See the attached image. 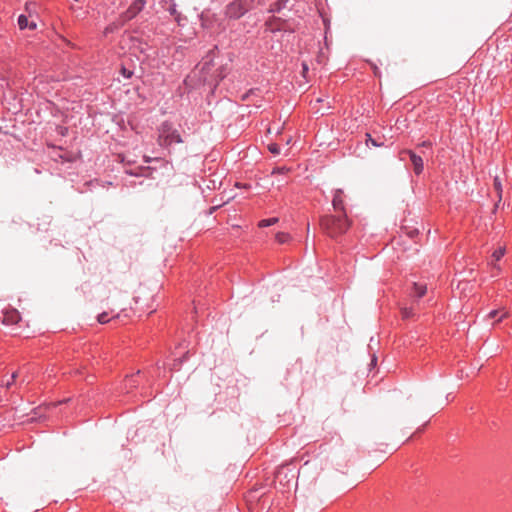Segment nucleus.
I'll return each mask as SVG.
<instances>
[{"instance_id":"nucleus-26","label":"nucleus","mask_w":512,"mask_h":512,"mask_svg":"<svg viewBox=\"0 0 512 512\" xmlns=\"http://www.w3.org/2000/svg\"><path fill=\"white\" fill-rule=\"evenodd\" d=\"M172 2H174V0H162V3L167 6L170 5Z\"/></svg>"},{"instance_id":"nucleus-31","label":"nucleus","mask_w":512,"mask_h":512,"mask_svg":"<svg viewBox=\"0 0 512 512\" xmlns=\"http://www.w3.org/2000/svg\"><path fill=\"white\" fill-rule=\"evenodd\" d=\"M151 161V158L150 157H145V162L146 163H149Z\"/></svg>"},{"instance_id":"nucleus-16","label":"nucleus","mask_w":512,"mask_h":512,"mask_svg":"<svg viewBox=\"0 0 512 512\" xmlns=\"http://www.w3.org/2000/svg\"><path fill=\"white\" fill-rule=\"evenodd\" d=\"M268 149L272 154H275V155L279 154V152H280L279 146L275 143L269 144Z\"/></svg>"},{"instance_id":"nucleus-19","label":"nucleus","mask_w":512,"mask_h":512,"mask_svg":"<svg viewBox=\"0 0 512 512\" xmlns=\"http://www.w3.org/2000/svg\"><path fill=\"white\" fill-rule=\"evenodd\" d=\"M288 170L285 167L277 168L272 171V174H282L287 172Z\"/></svg>"},{"instance_id":"nucleus-4","label":"nucleus","mask_w":512,"mask_h":512,"mask_svg":"<svg viewBox=\"0 0 512 512\" xmlns=\"http://www.w3.org/2000/svg\"><path fill=\"white\" fill-rule=\"evenodd\" d=\"M145 0H135L127 11L122 15L124 21L133 19L145 6Z\"/></svg>"},{"instance_id":"nucleus-7","label":"nucleus","mask_w":512,"mask_h":512,"mask_svg":"<svg viewBox=\"0 0 512 512\" xmlns=\"http://www.w3.org/2000/svg\"><path fill=\"white\" fill-rule=\"evenodd\" d=\"M18 25L20 29L29 28L30 30H35L37 28V24L35 21H28V18L25 15H20L18 18Z\"/></svg>"},{"instance_id":"nucleus-1","label":"nucleus","mask_w":512,"mask_h":512,"mask_svg":"<svg viewBox=\"0 0 512 512\" xmlns=\"http://www.w3.org/2000/svg\"><path fill=\"white\" fill-rule=\"evenodd\" d=\"M350 225L351 222L345 213L339 216L327 215L320 220L322 230L331 238H336L344 234L349 229Z\"/></svg>"},{"instance_id":"nucleus-30","label":"nucleus","mask_w":512,"mask_h":512,"mask_svg":"<svg viewBox=\"0 0 512 512\" xmlns=\"http://www.w3.org/2000/svg\"><path fill=\"white\" fill-rule=\"evenodd\" d=\"M421 146H430V143H429V142H423V143L421 144Z\"/></svg>"},{"instance_id":"nucleus-5","label":"nucleus","mask_w":512,"mask_h":512,"mask_svg":"<svg viewBox=\"0 0 512 512\" xmlns=\"http://www.w3.org/2000/svg\"><path fill=\"white\" fill-rule=\"evenodd\" d=\"M402 153H406V154L409 155L410 160H411L412 165H413L414 172L417 175L422 173V171H423V160H422V157L417 155L416 153H414L411 150H406V151H403Z\"/></svg>"},{"instance_id":"nucleus-13","label":"nucleus","mask_w":512,"mask_h":512,"mask_svg":"<svg viewBox=\"0 0 512 512\" xmlns=\"http://www.w3.org/2000/svg\"><path fill=\"white\" fill-rule=\"evenodd\" d=\"M494 189L497 191L499 199H501L502 194V184L499 177L494 178Z\"/></svg>"},{"instance_id":"nucleus-2","label":"nucleus","mask_w":512,"mask_h":512,"mask_svg":"<svg viewBox=\"0 0 512 512\" xmlns=\"http://www.w3.org/2000/svg\"><path fill=\"white\" fill-rule=\"evenodd\" d=\"M158 142L161 146L168 147L173 143H181L182 138L171 124L163 123L159 129Z\"/></svg>"},{"instance_id":"nucleus-20","label":"nucleus","mask_w":512,"mask_h":512,"mask_svg":"<svg viewBox=\"0 0 512 512\" xmlns=\"http://www.w3.org/2000/svg\"><path fill=\"white\" fill-rule=\"evenodd\" d=\"M509 317V312L506 310H503L502 314L500 315V318L497 319V322L502 321L503 319H506Z\"/></svg>"},{"instance_id":"nucleus-15","label":"nucleus","mask_w":512,"mask_h":512,"mask_svg":"<svg viewBox=\"0 0 512 512\" xmlns=\"http://www.w3.org/2000/svg\"><path fill=\"white\" fill-rule=\"evenodd\" d=\"M401 313H402L403 318H409L414 315L413 309L407 308V307L402 308Z\"/></svg>"},{"instance_id":"nucleus-9","label":"nucleus","mask_w":512,"mask_h":512,"mask_svg":"<svg viewBox=\"0 0 512 512\" xmlns=\"http://www.w3.org/2000/svg\"><path fill=\"white\" fill-rule=\"evenodd\" d=\"M414 295L417 297H422L426 294L427 287L426 285L413 283Z\"/></svg>"},{"instance_id":"nucleus-17","label":"nucleus","mask_w":512,"mask_h":512,"mask_svg":"<svg viewBox=\"0 0 512 512\" xmlns=\"http://www.w3.org/2000/svg\"><path fill=\"white\" fill-rule=\"evenodd\" d=\"M107 316H108V315H107V313H105V312H104V313H102V314H100V315L98 316V321H99V323H101V324L107 323V322H108V318H107Z\"/></svg>"},{"instance_id":"nucleus-14","label":"nucleus","mask_w":512,"mask_h":512,"mask_svg":"<svg viewBox=\"0 0 512 512\" xmlns=\"http://www.w3.org/2000/svg\"><path fill=\"white\" fill-rule=\"evenodd\" d=\"M167 10L170 12L171 15L175 16L176 20H178L179 14L177 13L176 5L174 2L168 5Z\"/></svg>"},{"instance_id":"nucleus-22","label":"nucleus","mask_w":512,"mask_h":512,"mask_svg":"<svg viewBox=\"0 0 512 512\" xmlns=\"http://www.w3.org/2000/svg\"><path fill=\"white\" fill-rule=\"evenodd\" d=\"M211 64H212V60H208V61H206V62L202 63V68H201V69H202V70H206V69H208V68H209V66H210Z\"/></svg>"},{"instance_id":"nucleus-28","label":"nucleus","mask_w":512,"mask_h":512,"mask_svg":"<svg viewBox=\"0 0 512 512\" xmlns=\"http://www.w3.org/2000/svg\"><path fill=\"white\" fill-rule=\"evenodd\" d=\"M17 376H18L17 372H14V373L12 374V376H11L12 382H14V381H15V379L17 378Z\"/></svg>"},{"instance_id":"nucleus-10","label":"nucleus","mask_w":512,"mask_h":512,"mask_svg":"<svg viewBox=\"0 0 512 512\" xmlns=\"http://www.w3.org/2000/svg\"><path fill=\"white\" fill-rule=\"evenodd\" d=\"M277 222H278V218L274 217V218L261 220L258 225H259V227H268V226L276 224Z\"/></svg>"},{"instance_id":"nucleus-8","label":"nucleus","mask_w":512,"mask_h":512,"mask_svg":"<svg viewBox=\"0 0 512 512\" xmlns=\"http://www.w3.org/2000/svg\"><path fill=\"white\" fill-rule=\"evenodd\" d=\"M342 193H343L342 190H340V189L336 190L334 193L333 201H332L334 209L340 210V211H344Z\"/></svg>"},{"instance_id":"nucleus-25","label":"nucleus","mask_w":512,"mask_h":512,"mask_svg":"<svg viewBox=\"0 0 512 512\" xmlns=\"http://www.w3.org/2000/svg\"><path fill=\"white\" fill-rule=\"evenodd\" d=\"M33 7H34V4L27 3L26 6H25V9L30 14Z\"/></svg>"},{"instance_id":"nucleus-3","label":"nucleus","mask_w":512,"mask_h":512,"mask_svg":"<svg viewBox=\"0 0 512 512\" xmlns=\"http://www.w3.org/2000/svg\"><path fill=\"white\" fill-rule=\"evenodd\" d=\"M251 7V0H234L226 7V15L238 19Z\"/></svg>"},{"instance_id":"nucleus-11","label":"nucleus","mask_w":512,"mask_h":512,"mask_svg":"<svg viewBox=\"0 0 512 512\" xmlns=\"http://www.w3.org/2000/svg\"><path fill=\"white\" fill-rule=\"evenodd\" d=\"M504 254H505V248L499 247L493 252L492 257L497 262L504 256Z\"/></svg>"},{"instance_id":"nucleus-12","label":"nucleus","mask_w":512,"mask_h":512,"mask_svg":"<svg viewBox=\"0 0 512 512\" xmlns=\"http://www.w3.org/2000/svg\"><path fill=\"white\" fill-rule=\"evenodd\" d=\"M289 238H290L289 234L284 233V232H279L276 234V241L280 244L287 242Z\"/></svg>"},{"instance_id":"nucleus-18","label":"nucleus","mask_w":512,"mask_h":512,"mask_svg":"<svg viewBox=\"0 0 512 512\" xmlns=\"http://www.w3.org/2000/svg\"><path fill=\"white\" fill-rule=\"evenodd\" d=\"M367 137H368L367 142L369 141L372 146H374V147L381 146V144H378L373 138H371V136L369 134H367Z\"/></svg>"},{"instance_id":"nucleus-32","label":"nucleus","mask_w":512,"mask_h":512,"mask_svg":"<svg viewBox=\"0 0 512 512\" xmlns=\"http://www.w3.org/2000/svg\"><path fill=\"white\" fill-rule=\"evenodd\" d=\"M492 266L494 269H499V267L496 265V263H492Z\"/></svg>"},{"instance_id":"nucleus-6","label":"nucleus","mask_w":512,"mask_h":512,"mask_svg":"<svg viewBox=\"0 0 512 512\" xmlns=\"http://www.w3.org/2000/svg\"><path fill=\"white\" fill-rule=\"evenodd\" d=\"M20 319V314L16 309H8L4 312L3 323L6 325L16 324Z\"/></svg>"},{"instance_id":"nucleus-29","label":"nucleus","mask_w":512,"mask_h":512,"mask_svg":"<svg viewBox=\"0 0 512 512\" xmlns=\"http://www.w3.org/2000/svg\"><path fill=\"white\" fill-rule=\"evenodd\" d=\"M12 380L11 381H8L7 384H6V387L9 388L11 385H12Z\"/></svg>"},{"instance_id":"nucleus-23","label":"nucleus","mask_w":512,"mask_h":512,"mask_svg":"<svg viewBox=\"0 0 512 512\" xmlns=\"http://www.w3.org/2000/svg\"><path fill=\"white\" fill-rule=\"evenodd\" d=\"M308 72V65L306 63L302 64V74L305 77L306 73Z\"/></svg>"},{"instance_id":"nucleus-24","label":"nucleus","mask_w":512,"mask_h":512,"mask_svg":"<svg viewBox=\"0 0 512 512\" xmlns=\"http://www.w3.org/2000/svg\"><path fill=\"white\" fill-rule=\"evenodd\" d=\"M499 314V310H493L488 314L489 318H494Z\"/></svg>"},{"instance_id":"nucleus-21","label":"nucleus","mask_w":512,"mask_h":512,"mask_svg":"<svg viewBox=\"0 0 512 512\" xmlns=\"http://www.w3.org/2000/svg\"><path fill=\"white\" fill-rule=\"evenodd\" d=\"M122 74L126 77V78H130L132 76V72L127 70L126 68H122Z\"/></svg>"},{"instance_id":"nucleus-27","label":"nucleus","mask_w":512,"mask_h":512,"mask_svg":"<svg viewBox=\"0 0 512 512\" xmlns=\"http://www.w3.org/2000/svg\"><path fill=\"white\" fill-rule=\"evenodd\" d=\"M288 0H280L277 5L280 7L282 5H285Z\"/></svg>"}]
</instances>
